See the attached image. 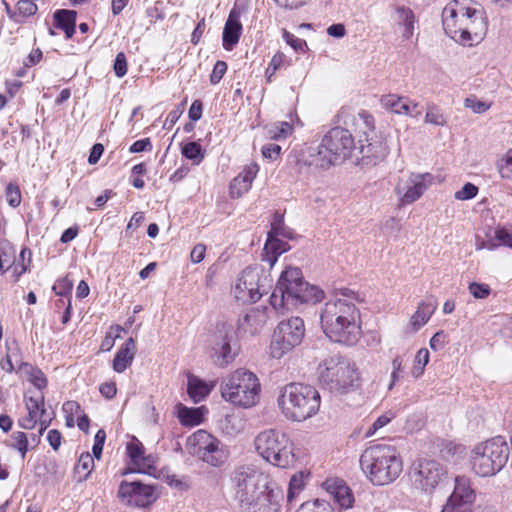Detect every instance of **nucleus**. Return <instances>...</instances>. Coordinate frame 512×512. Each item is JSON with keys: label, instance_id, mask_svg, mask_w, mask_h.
Instances as JSON below:
<instances>
[{"label": "nucleus", "instance_id": "obj_32", "mask_svg": "<svg viewBox=\"0 0 512 512\" xmlns=\"http://www.w3.org/2000/svg\"><path fill=\"white\" fill-rule=\"evenodd\" d=\"M16 372L21 375H24L26 379L30 383H32L35 388L39 390L38 392H42V390L47 387L48 380L45 374L42 372L41 369L30 363L21 362L18 368L16 369Z\"/></svg>", "mask_w": 512, "mask_h": 512}, {"label": "nucleus", "instance_id": "obj_14", "mask_svg": "<svg viewBox=\"0 0 512 512\" xmlns=\"http://www.w3.org/2000/svg\"><path fill=\"white\" fill-rule=\"evenodd\" d=\"M463 6V19L465 21H463L458 43L464 46H472L484 38L488 29V22L483 9L473 6L472 2Z\"/></svg>", "mask_w": 512, "mask_h": 512}, {"label": "nucleus", "instance_id": "obj_15", "mask_svg": "<svg viewBox=\"0 0 512 512\" xmlns=\"http://www.w3.org/2000/svg\"><path fill=\"white\" fill-rule=\"evenodd\" d=\"M447 472L436 460L419 459L412 466L411 478L414 486L423 492H432L443 481Z\"/></svg>", "mask_w": 512, "mask_h": 512}, {"label": "nucleus", "instance_id": "obj_21", "mask_svg": "<svg viewBox=\"0 0 512 512\" xmlns=\"http://www.w3.org/2000/svg\"><path fill=\"white\" fill-rule=\"evenodd\" d=\"M327 147L323 146V139L318 145H310L301 149L298 156V163L316 169H328L331 166L338 165L332 155H329Z\"/></svg>", "mask_w": 512, "mask_h": 512}, {"label": "nucleus", "instance_id": "obj_33", "mask_svg": "<svg viewBox=\"0 0 512 512\" xmlns=\"http://www.w3.org/2000/svg\"><path fill=\"white\" fill-rule=\"evenodd\" d=\"M266 323V314L260 310H251L239 319L238 328L250 334L257 333Z\"/></svg>", "mask_w": 512, "mask_h": 512}, {"label": "nucleus", "instance_id": "obj_12", "mask_svg": "<svg viewBox=\"0 0 512 512\" xmlns=\"http://www.w3.org/2000/svg\"><path fill=\"white\" fill-rule=\"evenodd\" d=\"M210 343L217 356L216 363L221 367L231 363L238 354L237 336L231 323H218L210 336Z\"/></svg>", "mask_w": 512, "mask_h": 512}, {"label": "nucleus", "instance_id": "obj_2", "mask_svg": "<svg viewBox=\"0 0 512 512\" xmlns=\"http://www.w3.org/2000/svg\"><path fill=\"white\" fill-rule=\"evenodd\" d=\"M324 292L304 281L302 271L297 267L287 268L281 273L270 297L274 309H291L299 304H316L322 301Z\"/></svg>", "mask_w": 512, "mask_h": 512}, {"label": "nucleus", "instance_id": "obj_10", "mask_svg": "<svg viewBox=\"0 0 512 512\" xmlns=\"http://www.w3.org/2000/svg\"><path fill=\"white\" fill-rule=\"evenodd\" d=\"M270 282L269 276L262 268L248 267L242 271L237 279L233 288L234 296L237 300L244 303H254L266 292Z\"/></svg>", "mask_w": 512, "mask_h": 512}, {"label": "nucleus", "instance_id": "obj_35", "mask_svg": "<svg viewBox=\"0 0 512 512\" xmlns=\"http://www.w3.org/2000/svg\"><path fill=\"white\" fill-rule=\"evenodd\" d=\"M437 307L435 299L431 298L418 305L416 312L411 317V324L415 330H419L425 325Z\"/></svg>", "mask_w": 512, "mask_h": 512}, {"label": "nucleus", "instance_id": "obj_34", "mask_svg": "<svg viewBox=\"0 0 512 512\" xmlns=\"http://www.w3.org/2000/svg\"><path fill=\"white\" fill-rule=\"evenodd\" d=\"M76 11L61 9L54 13L55 26L64 31L67 39L75 32Z\"/></svg>", "mask_w": 512, "mask_h": 512}, {"label": "nucleus", "instance_id": "obj_11", "mask_svg": "<svg viewBox=\"0 0 512 512\" xmlns=\"http://www.w3.org/2000/svg\"><path fill=\"white\" fill-rule=\"evenodd\" d=\"M305 335V325L300 317H291L281 321L275 332L272 355L281 358L285 353L301 344Z\"/></svg>", "mask_w": 512, "mask_h": 512}, {"label": "nucleus", "instance_id": "obj_23", "mask_svg": "<svg viewBox=\"0 0 512 512\" xmlns=\"http://www.w3.org/2000/svg\"><path fill=\"white\" fill-rule=\"evenodd\" d=\"M431 180L432 175L429 173H411L406 187H402L398 184L395 188L396 193L400 196L401 203L407 205L418 200L428 187L426 182L430 183Z\"/></svg>", "mask_w": 512, "mask_h": 512}, {"label": "nucleus", "instance_id": "obj_39", "mask_svg": "<svg viewBox=\"0 0 512 512\" xmlns=\"http://www.w3.org/2000/svg\"><path fill=\"white\" fill-rule=\"evenodd\" d=\"M181 154L190 160L193 165H199L205 158V151L202 146L195 141L185 143L181 146Z\"/></svg>", "mask_w": 512, "mask_h": 512}, {"label": "nucleus", "instance_id": "obj_55", "mask_svg": "<svg viewBox=\"0 0 512 512\" xmlns=\"http://www.w3.org/2000/svg\"><path fill=\"white\" fill-rule=\"evenodd\" d=\"M223 428L228 434H237L243 429V423L238 416L230 415L225 418Z\"/></svg>", "mask_w": 512, "mask_h": 512}, {"label": "nucleus", "instance_id": "obj_16", "mask_svg": "<svg viewBox=\"0 0 512 512\" xmlns=\"http://www.w3.org/2000/svg\"><path fill=\"white\" fill-rule=\"evenodd\" d=\"M323 146L327 147L338 164L352 156L357 149L351 131L348 128L334 127L323 137Z\"/></svg>", "mask_w": 512, "mask_h": 512}, {"label": "nucleus", "instance_id": "obj_31", "mask_svg": "<svg viewBox=\"0 0 512 512\" xmlns=\"http://www.w3.org/2000/svg\"><path fill=\"white\" fill-rule=\"evenodd\" d=\"M135 350V341L130 337L124 342L114 357L113 369L117 373L124 372L132 364Z\"/></svg>", "mask_w": 512, "mask_h": 512}, {"label": "nucleus", "instance_id": "obj_28", "mask_svg": "<svg viewBox=\"0 0 512 512\" xmlns=\"http://www.w3.org/2000/svg\"><path fill=\"white\" fill-rule=\"evenodd\" d=\"M326 491L333 497L341 508H350L354 502L350 488L341 479H328L324 482Z\"/></svg>", "mask_w": 512, "mask_h": 512}, {"label": "nucleus", "instance_id": "obj_3", "mask_svg": "<svg viewBox=\"0 0 512 512\" xmlns=\"http://www.w3.org/2000/svg\"><path fill=\"white\" fill-rule=\"evenodd\" d=\"M360 466L372 484L388 485L402 472V461L396 448L377 444L368 447L360 457Z\"/></svg>", "mask_w": 512, "mask_h": 512}, {"label": "nucleus", "instance_id": "obj_27", "mask_svg": "<svg viewBox=\"0 0 512 512\" xmlns=\"http://www.w3.org/2000/svg\"><path fill=\"white\" fill-rule=\"evenodd\" d=\"M240 14L235 9H232L226 20L222 42L225 50L230 51L239 42L242 33V24L239 20Z\"/></svg>", "mask_w": 512, "mask_h": 512}, {"label": "nucleus", "instance_id": "obj_9", "mask_svg": "<svg viewBox=\"0 0 512 512\" xmlns=\"http://www.w3.org/2000/svg\"><path fill=\"white\" fill-rule=\"evenodd\" d=\"M509 453V446L501 436L479 443L472 451V469L481 477L493 476L506 465Z\"/></svg>", "mask_w": 512, "mask_h": 512}, {"label": "nucleus", "instance_id": "obj_22", "mask_svg": "<svg viewBox=\"0 0 512 512\" xmlns=\"http://www.w3.org/2000/svg\"><path fill=\"white\" fill-rule=\"evenodd\" d=\"M24 403L27 414L18 419V426L22 429L32 430L38 424L40 416L45 412V397L42 392L28 391L24 394Z\"/></svg>", "mask_w": 512, "mask_h": 512}, {"label": "nucleus", "instance_id": "obj_62", "mask_svg": "<svg viewBox=\"0 0 512 512\" xmlns=\"http://www.w3.org/2000/svg\"><path fill=\"white\" fill-rule=\"evenodd\" d=\"M403 357L401 355H397L392 360V372H391V382L389 384V389H392L396 381L400 378L399 373L403 369Z\"/></svg>", "mask_w": 512, "mask_h": 512}, {"label": "nucleus", "instance_id": "obj_18", "mask_svg": "<svg viewBox=\"0 0 512 512\" xmlns=\"http://www.w3.org/2000/svg\"><path fill=\"white\" fill-rule=\"evenodd\" d=\"M475 498V491L471 486L470 479L465 476H457L454 490L441 512H472L471 505Z\"/></svg>", "mask_w": 512, "mask_h": 512}, {"label": "nucleus", "instance_id": "obj_8", "mask_svg": "<svg viewBox=\"0 0 512 512\" xmlns=\"http://www.w3.org/2000/svg\"><path fill=\"white\" fill-rule=\"evenodd\" d=\"M234 501L243 510H250L252 502L263 488H268V477L253 465H240L230 476Z\"/></svg>", "mask_w": 512, "mask_h": 512}, {"label": "nucleus", "instance_id": "obj_37", "mask_svg": "<svg viewBox=\"0 0 512 512\" xmlns=\"http://www.w3.org/2000/svg\"><path fill=\"white\" fill-rule=\"evenodd\" d=\"M94 468V456L88 452L82 453L75 466V475L78 482H83L88 479Z\"/></svg>", "mask_w": 512, "mask_h": 512}, {"label": "nucleus", "instance_id": "obj_63", "mask_svg": "<svg viewBox=\"0 0 512 512\" xmlns=\"http://www.w3.org/2000/svg\"><path fill=\"white\" fill-rule=\"evenodd\" d=\"M447 343H448V336L443 330L436 332L432 336V338L430 339V342H429L431 349H433L435 351L444 348Z\"/></svg>", "mask_w": 512, "mask_h": 512}, {"label": "nucleus", "instance_id": "obj_25", "mask_svg": "<svg viewBox=\"0 0 512 512\" xmlns=\"http://www.w3.org/2000/svg\"><path fill=\"white\" fill-rule=\"evenodd\" d=\"M280 222H275L272 224V230L268 233V238L265 243L263 253H262V261H265L272 267L278 257L288 250V243L282 241L277 238V235L281 234L279 232Z\"/></svg>", "mask_w": 512, "mask_h": 512}, {"label": "nucleus", "instance_id": "obj_29", "mask_svg": "<svg viewBox=\"0 0 512 512\" xmlns=\"http://www.w3.org/2000/svg\"><path fill=\"white\" fill-rule=\"evenodd\" d=\"M259 171L256 163L247 165L241 173H239L230 184V195L232 197H240L247 192Z\"/></svg>", "mask_w": 512, "mask_h": 512}, {"label": "nucleus", "instance_id": "obj_58", "mask_svg": "<svg viewBox=\"0 0 512 512\" xmlns=\"http://www.w3.org/2000/svg\"><path fill=\"white\" fill-rule=\"evenodd\" d=\"M227 71V63L222 60H218L212 70V73L210 75V82L211 84H218L221 79L223 78L224 74Z\"/></svg>", "mask_w": 512, "mask_h": 512}, {"label": "nucleus", "instance_id": "obj_43", "mask_svg": "<svg viewBox=\"0 0 512 512\" xmlns=\"http://www.w3.org/2000/svg\"><path fill=\"white\" fill-rule=\"evenodd\" d=\"M11 441L12 443L10 446L13 449H16L20 453L21 458L24 459L29 450V440L26 433L22 431L13 432L11 435Z\"/></svg>", "mask_w": 512, "mask_h": 512}, {"label": "nucleus", "instance_id": "obj_5", "mask_svg": "<svg viewBox=\"0 0 512 512\" xmlns=\"http://www.w3.org/2000/svg\"><path fill=\"white\" fill-rule=\"evenodd\" d=\"M318 379L324 389L339 395L354 391L360 385L355 363L339 355L331 356L319 364Z\"/></svg>", "mask_w": 512, "mask_h": 512}, {"label": "nucleus", "instance_id": "obj_49", "mask_svg": "<svg viewBox=\"0 0 512 512\" xmlns=\"http://www.w3.org/2000/svg\"><path fill=\"white\" fill-rule=\"evenodd\" d=\"M5 194L6 200L11 207L16 208L20 205L21 192L17 184L9 183L6 187Z\"/></svg>", "mask_w": 512, "mask_h": 512}, {"label": "nucleus", "instance_id": "obj_38", "mask_svg": "<svg viewBox=\"0 0 512 512\" xmlns=\"http://www.w3.org/2000/svg\"><path fill=\"white\" fill-rule=\"evenodd\" d=\"M210 391V387L198 378L189 379L187 392L194 403L202 401L209 395Z\"/></svg>", "mask_w": 512, "mask_h": 512}, {"label": "nucleus", "instance_id": "obj_46", "mask_svg": "<svg viewBox=\"0 0 512 512\" xmlns=\"http://www.w3.org/2000/svg\"><path fill=\"white\" fill-rule=\"evenodd\" d=\"M292 126L288 122H277L268 128V135L271 139H284L292 133Z\"/></svg>", "mask_w": 512, "mask_h": 512}, {"label": "nucleus", "instance_id": "obj_6", "mask_svg": "<svg viewBox=\"0 0 512 512\" xmlns=\"http://www.w3.org/2000/svg\"><path fill=\"white\" fill-rule=\"evenodd\" d=\"M220 391L222 397L231 404L249 408L259 400L260 383L254 373L238 369L222 380Z\"/></svg>", "mask_w": 512, "mask_h": 512}, {"label": "nucleus", "instance_id": "obj_20", "mask_svg": "<svg viewBox=\"0 0 512 512\" xmlns=\"http://www.w3.org/2000/svg\"><path fill=\"white\" fill-rule=\"evenodd\" d=\"M471 0H452L442 11V24L445 33L458 43L460 32H462L464 6L470 4Z\"/></svg>", "mask_w": 512, "mask_h": 512}, {"label": "nucleus", "instance_id": "obj_36", "mask_svg": "<svg viewBox=\"0 0 512 512\" xmlns=\"http://www.w3.org/2000/svg\"><path fill=\"white\" fill-rule=\"evenodd\" d=\"M396 21L404 27L403 38L409 39L413 35L415 16L413 11L405 6L396 8Z\"/></svg>", "mask_w": 512, "mask_h": 512}, {"label": "nucleus", "instance_id": "obj_54", "mask_svg": "<svg viewBox=\"0 0 512 512\" xmlns=\"http://www.w3.org/2000/svg\"><path fill=\"white\" fill-rule=\"evenodd\" d=\"M73 288V283L68 277L61 278L53 285V291L59 296H69Z\"/></svg>", "mask_w": 512, "mask_h": 512}, {"label": "nucleus", "instance_id": "obj_57", "mask_svg": "<svg viewBox=\"0 0 512 512\" xmlns=\"http://www.w3.org/2000/svg\"><path fill=\"white\" fill-rule=\"evenodd\" d=\"M106 440V432L103 429H99L94 437V444L92 447L93 456L96 459H100L102 456L103 446Z\"/></svg>", "mask_w": 512, "mask_h": 512}, {"label": "nucleus", "instance_id": "obj_61", "mask_svg": "<svg viewBox=\"0 0 512 512\" xmlns=\"http://www.w3.org/2000/svg\"><path fill=\"white\" fill-rule=\"evenodd\" d=\"M114 72L115 75L119 78H122L127 73V60L126 56L123 52H119L116 55L115 61H114Z\"/></svg>", "mask_w": 512, "mask_h": 512}, {"label": "nucleus", "instance_id": "obj_44", "mask_svg": "<svg viewBox=\"0 0 512 512\" xmlns=\"http://www.w3.org/2000/svg\"><path fill=\"white\" fill-rule=\"evenodd\" d=\"M429 362V351L425 348L420 349L415 356L414 365L411 374L414 378H419Z\"/></svg>", "mask_w": 512, "mask_h": 512}, {"label": "nucleus", "instance_id": "obj_64", "mask_svg": "<svg viewBox=\"0 0 512 512\" xmlns=\"http://www.w3.org/2000/svg\"><path fill=\"white\" fill-rule=\"evenodd\" d=\"M495 238L504 246H508L512 249V232L508 229L501 227L495 230Z\"/></svg>", "mask_w": 512, "mask_h": 512}, {"label": "nucleus", "instance_id": "obj_40", "mask_svg": "<svg viewBox=\"0 0 512 512\" xmlns=\"http://www.w3.org/2000/svg\"><path fill=\"white\" fill-rule=\"evenodd\" d=\"M17 11L12 15L16 22H22L25 18L34 15L38 7L35 2L30 0H19L16 4Z\"/></svg>", "mask_w": 512, "mask_h": 512}, {"label": "nucleus", "instance_id": "obj_51", "mask_svg": "<svg viewBox=\"0 0 512 512\" xmlns=\"http://www.w3.org/2000/svg\"><path fill=\"white\" fill-rule=\"evenodd\" d=\"M470 294L476 299H485L490 293L491 289L488 284L472 282L468 286Z\"/></svg>", "mask_w": 512, "mask_h": 512}, {"label": "nucleus", "instance_id": "obj_19", "mask_svg": "<svg viewBox=\"0 0 512 512\" xmlns=\"http://www.w3.org/2000/svg\"><path fill=\"white\" fill-rule=\"evenodd\" d=\"M336 121L346 128H351L354 132L363 134L365 136L363 141H369V133H373L375 129L373 116L365 110L356 115L349 108L343 107L337 113Z\"/></svg>", "mask_w": 512, "mask_h": 512}, {"label": "nucleus", "instance_id": "obj_53", "mask_svg": "<svg viewBox=\"0 0 512 512\" xmlns=\"http://www.w3.org/2000/svg\"><path fill=\"white\" fill-rule=\"evenodd\" d=\"M498 170L502 178L512 180V148L507 151L505 158L498 165Z\"/></svg>", "mask_w": 512, "mask_h": 512}, {"label": "nucleus", "instance_id": "obj_13", "mask_svg": "<svg viewBox=\"0 0 512 512\" xmlns=\"http://www.w3.org/2000/svg\"><path fill=\"white\" fill-rule=\"evenodd\" d=\"M117 497L125 506L145 509L158 499L159 493L155 485L123 480L119 485Z\"/></svg>", "mask_w": 512, "mask_h": 512}, {"label": "nucleus", "instance_id": "obj_45", "mask_svg": "<svg viewBox=\"0 0 512 512\" xmlns=\"http://www.w3.org/2000/svg\"><path fill=\"white\" fill-rule=\"evenodd\" d=\"M425 122L437 126H444L447 124V118L436 105L427 104Z\"/></svg>", "mask_w": 512, "mask_h": 512}, {"label": "nucleus", "instance_id": "obj_30", "mask_svg": "<svg viewBox=\"0 0 512 512\" xmlns=\"http://www.w3.org/2000/svg\"><path fill=\"white\" fill-rule=\"evenodd\" d=\"M367 144H363V140H359V154L362 158L371 159L374 163L382 161L389 154V148L386 143L380 140H373L369 138V141H366Z\"/></svg>", "mask_w": 512, "mask_h": 512}, {"label": "nucleus", "instance_id": "obj_41", "mask_svg": "<svg viewBox=\"0 0 512 512\" xmlns=\"http://www.w3.org/2000/svg\"><path fill=\"white\" fill-rule=\"evenodd\" d=\"M290 65V61L287 59L286 55L278 51L272 57L268 67L266 68V76L267 80L271 81L272 76L276 73L277 70L288 67Z\"/></svg>", "mask_w": 512, "mask_h": 512}, {"label": "nucleus", "instance_id": "obj_26", "mask_svg": "<svg viewBox=\"0 0 512 512\" xmlns=\"http://www.w3.org/2000/svg\"><path fill=\"white\" fill-rule=\"evenodd\" d=\"M381 104L384 108L395 114L418 117L421 114L419 104L408 97H400L395 94H388L381 97Z\"/></svg>", "mask_w": 512, "mask_h": 512}, {"label": "nucleus", "instance_id": "obj_56", "mask_svg": "<svg viewBox=\"0 0 512 512\" xmlns=\"http://www.w3.org/2000/svg\"><path fill=\"white\" fill-rule=\"evenodd\" d=\"M304 488L303 475L300 474L292 476L289 482L288 488V501H291L296 494H298Z\"/></svg>", "mask_w": 512, "mask_h": 512}, {"label": "nucleus", "instance_id": "obj_24", "mask_svg": "<svg viewBox=\"0 0 512 512\" xmlns=\"http://www.w3.org/2000/svg\"><path fill=\"white\" fill-rule=\"evenodd\" d=\"M283 500L282 490L268 482V488H263L252 502V512H280Z\"/></svg>", "mask_w": 512, "mask_h": 512}, {"label": "nucleus", "instance_id": "obj_1", "mask_svg": "<svg viewBox=\"0 0 512 512\" xmlns=\"http://www.w3.org/2000/svg\"><path fill=\"white\" fill-rule=\"evenodd\" d=\"M360 295L350 288H339L320 312L321 327L333 342L354 345L361 336L360 311L355 302Z\"/></svg>", "mask_w": 512, "mask_h": 512}, {"label": "nucleus", "instance_id": "obj_52", "mask_svg": "<svg viewBox=\"0 0 512 512\" xmlns=\"http://www.w3.org/2000/svg\"><path fill=\"white\" fill-rule=\"evenodd\" d=\"M283 39L285 42L290 45L296 52H304L307 47V43L305 40L296 37L294 34L288 32L287 30H283Z\"/></svg>", "mask_w": 512, "mask_h": 512}, {"label": "nucleus", "instance_id": "obj_7", "mask_svg": "<svg viewBox=\"0 0 512 512\" xmlns=\"http://www.w3.org/2000/svg\"><path fill=\"white\" fill-rule=\"evenodd\" d=\"M257 453L268 463L288 468L295 463L294 444L289 436L278 429H267L254 439Z\"/></svg>", "mask_w": 512, "mask_h": 512}, {"label": "nucleus", "instance_id": "obj_4", "mask_svg": "<svg viewBox=\"0 0 512 512\" xmlns=\"http://www.w3.org/2000/svg\"><path fill=\"white\" fill-rule=\"evenodd\" d=\"M278 404L287 419L301 422L318 412L320 394L311 385L290 383L282 388Z\"/></svg>", "mask_w": 512, "mask_h": 512}, {"label": "nucleus", "instance_id": "obj_60", "mask_svg": "<svg viewBox=\"0 0 512 512\" xmlns=\"http://www.w3.org/2000/svg\"><path fill=\"white\" fill-rule=\"evenodd\" d=\"M465 107L470 108L474 113H484L490 108V104L477 100L475 97L465 99Z\"/></svg>", "mask_w": 512, "mask_h": 512}, {"label": "nucleus", "instance_id": "obj_47", "mask_svg": "<svg viewBox=\"0 0 512 512\" xmlns=\"http://www.w3.org/2000/svg\"><path fill=\"white\" fill-rule=\"evenodd\" d=\"M127 454L134 464L140 463L144 459V447L143 444L136 438L127 443L126 446Z\"/></svg>", "mask_w": 512, "mask_h": 512}, {"label": "nucleus", "instance_id": "obj_48", "mask_svg": "<svg viewBox=\"0 0 512 512\" xmlns=\"http://www.w3.org/2000/svg\"><path fill=\"white\" fill-rule=\"evenodd\" d=\"M180 422L185 426H195L200 424L201 416L198 409L195 408H183L179 412Z\"/></svg>", "mask_w": 512, "mask_h": 512}, {"label": "nucleus", "instance_id": "obj_50", "mask_svg": "<svg viewBox=\"0 0 512 512\" xmlns=\"http://www.w3.org/2000/svg\"><path fill=\"white\" fill-rule=\"evenodd\" d=\"M395 413L393 411H388L383 415L379 416L372 424V426L367 430L366 436H372L377 430L386 426L392 419L395 418Z\"/></svg>", "mask_w": 512, "mask_h": 512}, {"label": "nucleus", "instance_id": "obj_59", "mask_svg": "<svg viewBox=\"0 0 512 512\" xmlns=\"http://www.w3.org/2000/svg\"><path fill=\"white\" fill-rule=\"evenodd\" d=\"M478 193V188L472 183H466L459 191L455 193L457 200H469Z\"/></svg>", "mask_w": 512, "mask_h": 512}, {"label": "nucleus", "instance_id": "obj_17", "mask_svg": "<svg viewBox=\"0 0 512 512\" xmlns=\"http://www.w3.org/2000/svg\"><path fill=\"white\" fill-rule=\"evenodd\" d=\"M198 456L211 466L217 467L223 464L227 458L224 445L220 440L206 431H198L194 434Z\"/></svg>", "mask_w": 512, "mask_h": 512}, {"label": "nucleus", "instance_id": "obj_42", "mask_svg": "<svg viewBox=\"0 0 512 512\" xmlns=\"http://www.w3.org/2000/svg\"><path fill=\"white\" fill-rule=\"evenodd\" d=\"M296 512H334V509L327 501L316 499L302 503Z\"/></svg>", "mask_w": 512, "mask_h": 512}]
</instances>
